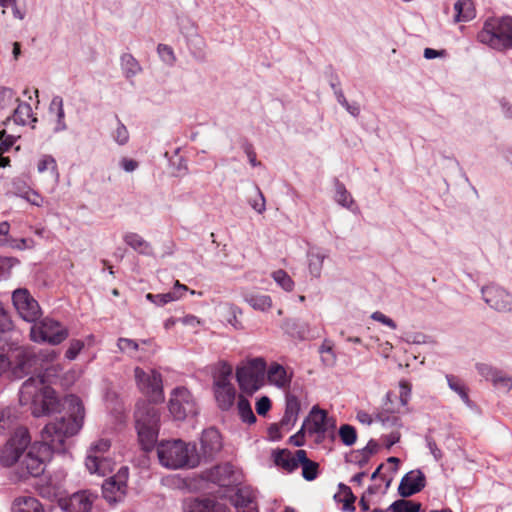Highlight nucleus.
<instances>
[{
  "mask_svg": "<svg viewBox=\"0 0 512 512\" xmlns=\"http://www.w3.org/2000/svg\"><path fill=\"white\" fill-rule=\"evenodd\" d=\"M62 407L66 411L65 415L55 417L44 426L41 442L29 447L31 437L27 428H16L0 450V465L10 467L17 464L16 474L20 480L42 475L52 453L65 452L66 439L77 434L83 426L84 406L77 396H66Z\"/></svg>",
  "mask_w": 512,
  "mask_h": 512,
  "instance_id": "nucleus-1",
  "label": "nucleus"
},
{
  "mask_svg": "<svg viewBox=\"0 0 512 512\" xmlns=\"http://www.w3.org/2000/svg\"><path fill=\"white\" fill-rule=\"evenodd\" d=\"M19 402L27 406L35 417L51 414L59 409L60 402L55 391L46 384L44 376L28 378L19 391Z\"/></svg>",
  "mask_w": 512,
  "mask_h": 512,
  "instance_id": "nucleus-2",
  "label": "nucleus"
},
{
  "mask_svg": "<svg viewBox=\"0 0 512 512\" xmlns=\"http://www.w3.org/2000/svg\"><path fill=\"white\" fill-rule=\"evenodd\" d=\"M156 450L160 464L168 469H192L201 462L196 444L181 439L162 441Z\"/></svg>",
  "mask_w": 512,
  "mask_h": 512,
  "instance_id": "nucleus-3",
  "label": "nucleus"
},
{
  "mask_svg": "<svg viewBox=\"0 0 512 512\" xmlns=\"http://www.w3.org/2000/svg\"><path fill=\"white\" fill-rule=\"evenodd\" d=\"M135 427L142 449L146 452L151 451L159 434V410L150 403L138 404L135 411Z\"/></svg>",
  "mask_w": 512,
  "mask_h": 512,
  "instance_id": "nucleus-4",
  "label": "nucleus"
},
{
  "mask_svg": "<svg viewBox=\"0 0 512 512\" xmlns=\"http://www.w3.org/2000/svg\"><path fill=\"white\" fill-rule=\"evenodd\" d=\"M477 39L493 49H512V17L487 19Z\"/></svg>",
  "mask_w": 512,
  "mask_h": 512,
  "instance_id": "nucleus-5",
  "label": "nucleus"
},
{
  "mask_svg": "<svg viewBox=\"0 0 512 512\" xmlns=\"http://www.w3.org/2000/svg\"><path fill=\"white\" fill-rule=\"evenodd\" d=\"M265 372L266 362L263 358L257 357L251 359L247 365L237 368V382L244 392L252 394L262 386Z\"/></svg>",
  "mask_w": 512,
  "mask_h": 512,
  "instance_id": "nucleus-6",
  "label": "nucleus"
},
{
  "mask_svg": "<svg viewBox=\"0 0 512 512\" xmlns=\"http://www.w3.org/2000/svg\"><path fill=\"white\" fill-rule=\"evenodd\" d=\"M68 337V330L58 321L44 318L34 323L30 329V339L36 343L48 342L52 345L62 343Z\"/></svg>",
  "mask_w": 512,
  "mask_h": 512,
  "instance_id": "nucleus-7",
  "label": "nucleus"
},
{
  "mask_svg": "<svg viewBox=\"0 0 512 512\" xmlns=\"http://www.w3.org/2000/svg\"><path fill=\"white\" fill-rule=\"evenodd\" d=\"M232 367L226 363L221 364L217 374L214 376V394L218 407L229 410L235 402L236 390L230 382Z\"/></svg>",
  "mask_w": 512,
  "mask_h": 512,
  "instance_id": "nucleus-8",
  "label": "nucleus"
},
{
  "mask_svg": "<svg viewBox=\"0 0 512 512\" xmlns=\"http://www.w3.org/2000/svg\"><path fill=\"white\" fill-rule=\"evenodd\" d=\"M168 408L172 417L177 421L194 417L198 413L196 400L185 387H177L172 391Z\"/></svg>",
  "mask_w": 512,
  "mask_h": 512,
  "instance_id": "nucleus-9",
  "label": "nucleus"
},
{
  "mask_svg": "<svg viewBox=\"0 0 512 512\" xmlns=\"http://www.w3.org/2000/svg\"><path fill=\"white\" fill-rule=\"evenodd\" d=\"M138 388L151 402L157 403L164 399L161 374L155 370L145 371L140 367L134 369Z\"/></svg>",
  "mask_w": 512,
  "mask_h": 512,
  "instance_id": "nucleus-10",
  "label": "nucleus"
},
{
  "mask_svg": "<svg viewBox=\"0 0 512 512\" xmlns=\"http://www.w3.org/2000/svg\"><path fill=\"white\" fill-rule=\"evenodd\" d=\"M109 448L110 441L107 439H100L91 445L85 460V466L91 474L104 476L111 471L112 462L104 456Z\"/></svg>",
  "mask_w": 512,
  "mask_h": 512,
  "instance_id": "nucleus-11",
  "label": "nucleus"
},
{
  "mask_svg": "<svg viewBox=\"0 0 512 512\" xmlns=\"http://www.w3.org/2000/svg\"><path fill=\"white\" fill-rule=\"evenodd\" d=\"M12 302L19 316L26 322H37L42 314L38 302L26 288H18L12 293Z\"/></svg>",
  "mask_w": 512,
  "mask_h": 512,
  "instance_id": "nucleus-12",
  "label": "nucleus"
},
{
  "mask_svg": "<svg viewBox=\"0 0 512 512\" xmlns=\"http://www.w3.org/2000/svg\"><path fill=\"white\" fill-rule=\"evenodd\" d=\"M482 299L495 311H512V294L503 287L490 283L481 288Z\"/></svg>",
  "mask_w": 512,
  "mask_h": 512,
  "instance_id": "nucleus-13",
  "label": "nucleus"
},
{
  "mask_svg": "<svg viewBox=\"0 0 512 512\" xmlns=\"http://www.w3.org/2000/svg\"><path fill=\"white\" fill-rule=\"evenodd\" d=\"M128 480V468L121 467L117 474L106 479L102 484L103 497L110 504L120 502L125 494Z\"/></svg>",
  "mask_w": 512,
  "mask_h": 512,
  "instance_id": "nucleus-14",
  "label": "nucleus"
},
{
  "mask_svg": "<svg viewBox=\"0 0 512 512\" xmlns=\"http://www.w3.org/2000/svg\"><path fill=\"white\" fill-rule=\"evenodd\" d=\"M98 495L90 490L77 491L60 500L64 512H91Z\"/></svg>",
  "mask_w": 512,
  "mask_h": 512,
  "instance_id": "nucleus-15",
  "label": "nucleus"
},
{
  "mask_svg": "<svg viewBox=\"0 0 512 512\" xmlns=\"http://www.w3.org/2000/svg\"><path fill=\"white\" fill-rule=\"evenodd\" d=\"M476 370L481 377L490 381L499 391L508 393L512 389V377L506 372L486 363L476 364Z\"/></svg>",
  "mask_w": 512,
  "mask_h": 512,
  "instance_id": "nucleus-16",
  "label": "nucleus"
},
{
  "mask_svg": "<svg viewBox=\"0 0 512 512\" xmlns=\"http://www.w3.org/2000/svg\"><path fill=\"white\" fill-rule=\"evenodd\" d=\"M10 373L14 379L26 376L36 362L35 355L26 347H18L13 352Z\"/></svg>",
  "mask_w": 512,
  "mask_h": 512,
  "instance_id": "nucleus-17",
  "label": "nucleus"
},
{
  "mask_svg": "<svg viewBox=\"0 0 512 512\" xmlns=\"http://www.w3.org/2000/svg\"><path fill=\"white\" fill-rule=\"evenodd\" d=\"M335 428V420L329 418L325 410L319 409L314 406L310 412V416L307 419L306 431L310 435H318L320 440L325 437V433L329 429Z\"/></svg>",
  "mask_w": 512,
  "mask_h": 512,
  "instance_id": "nucleus-18",
  "label": "nucleus"
},
{
  "mask_svg": "<svg viewBox=\"0 0 512 512\" xmlns=\"http://www.w3.org/2000/svg\"><path fill=\"white\" fill-rule=\"evenodd\" d=\"M208 478L213 483L223 487L234 486L241 482L240 473L230 463H224L212 468Z\"/></svg>",
  "mask_w": 512,
  "mask_h": 512,
  "instance_id": "nucleus-19",
  "label": "nucleus"
},
{
  "mask_svg": "<svg viewBox=\"0 0 512 512\" xmlns=\"http://www.w3.org/2000/svg\"><path fill=\"white\" fill-rule=\"evenodd\" d=\"M201 460L211 461L222 449L221 435L215 428H208L203 431L201 439Z\"/></svg>",
  "mask_w": 512,
  "mask_h": 512,
  "instance_id": "nucleus-20",
  "label": "nucleus"
},
{
  "mask_svg": "<svg viewBox=\"0 0 512 512\" xmlns=\"http://www.w3.org/2000/svg\"><path fill=\"white\" fill-rule=\"evenodd\" d=\"M426 485V478L422 471L412 470L406 473L399 484L398 493L407 498L420 492Z\"/></svg>",
  "mask_w": 512,
  "mask_h": 512,
  "instance_id": "nucleus-21",
  "label": "nucleus"
},
{
  "mask_svg": "<svg viewBox=\"0 0 512 512\" xmlns=\"http://www.w3.org/2000/svg\"><path fill=\"white\" fill-rule=\"evenodd\" d=\"M186 512H230L224 503L211 498H195L186 502Z\"/></svg>",
  "mask_w": 512,
  "mask_h": 512,
  "instance_id": "nucleus-22",
  "label": "nucleus"
},
{
  "mask_svg": "<svg viewBox=\"0 0 512 512\" xmlns=\"http://www.w3.org/2000/svg\"><path fill=\"white\" fill-rule=\"evenodd\" d=\"M186 291H188V287L177 280L172 291L163 294L147 293L145 297L156 306H164L180 299Z\"/></svg>",
  "mask_w": 512,
  "mask_h": 512,
  "instance_id": "nucleus-23",
  "label": "nucleus"
},
{
  "mask_svg": "<svg viewBox=\"0 0 512 512\" xmlns=\"http://www.w3.org/2000/svg\"><path fill=\"white\" fill-rule=\"evenodd\" d=\"M291 377V375H288L284 366L277 362H273L267 370L269 383L281 389L289 387Z\"/></svg>",
  "mask_w": 512,
  "mask_h": 512,
  "instance_id": "nucleus-24",
  "label": "nucleus"
},
{
  "mask_svg": "<svg viewBox=\"0 0 512 512\" xmlns=\"http://www.w3.org/2000/svg\"><path fill=\"white\" fill-rule=\"evenodd\" d=\"M12 512H48L42 503L33 496H19L14 499Z\"/></svg>",
  "mask_w": 512,
  "mask_h": 512,
  "instance_id": "nucleus-25",
  "label": "nucleus"
},
{
  "mask_svg": "<svg viewBox=\"0 0 512 512\" xmlns=\"http://www.w3.org/2000/svg\"><path fill=\"white\" fill-rule=\"evenodd\" d=\"M282 329L293 338L304 340L309 333V325L301 319H286L282 324Z\"/></svg>",
  "mask_w": 512,
  "mask_h": 512,
  "instance_id": "nucleus-26",
  "label": "nucleus"
},
{
  "mask_svg": "<svg viewBox=\"0 0 512 512\" xmlns=\"http://www.w3.org/2000/svg\"><path fill=\"white\" fill-rule=\"evenodd\" d=\"M123 241L139 254L146 256H150L153 254L151 244L137 233H125L123 235Z\"/></svg>",
  "mask_w": 512,
  "mask_h": 512,
  "instance_id": "nucleus-27",
  "label": "nucleus"
},
{
  "mask_svg": "<svg viewBox=\"0 0 512 512\" xmlns=\"http://www.w3.org/2000/svg\"><path fill=\"white\" fill-rule=\"evenodd\" d=\"M299 466H302V476L307 481H313L318 476V463L308 459L305 450H297V458Z\"/></svg>",
  "mask_w": 512,
  "mask_h": 512,
  "instance_id": "nucleus-28",
  "label": "nucleus"
},
{
  "mask_svg": "<svg viewBox=\"0 0 512 512\" xmlns=\"http://www.w3.org/2000/svg\"><path fill=\"white\" fill-rule=\"evenodd\" d=\"M49 113L55 114L56 116V125L54 127V132L59 133L65 131L67 129V124L65 122V111L63 106V99L60 96H54L49 105Z\"/></svg>",
  "mask_w": 512,
  "mask_h": 512,
  "instance_id": "nucleus-29",
  "label": "nucleus"
},
{
  "mask_svg": "<svg viewBox=\"0 0 512 512\" xmlns=\"http://www.w3.org/2000/svg\"><path fill=\"white\" fill-rule=\"evenodd\" d=\"M299 410L300 404L298 398L294 395H287L285 413L280 421L281 426L289 427L293 425L297 419Z\"/></svg>",
  "mask_w": 512,
  "mask_h": 512,
  "instance_id": "nucleus-30",
  "label": "nucleus"
},
{
  "mask_svg": "<svg viewBox=\"0 0 512 512\" xmlns=\"http://www.w3.org/2000/svg\"><path fill=\"white\" fill-rule=\"evenodd\" d=\"M297 451L293 454L289 450H280L274 456V462L277 466L285 471L291 473L299 467V462L296 460Z\"/></svg>",
  "mask_w": 512,
  "mask_h": 512,
  "instance_id": "nucleus-31",
  "label": "nucleus"
},
{
  "mask_svg": "<svg viewBox=\"0 0 512 512\" xmlns=\"http://www.w3.org/2000/svg\"><path fill=\"white\" fill-rule=\"evenodd\" d=\"M307 257L310 274L315 278H319L321 276L323 262L327 257V254L320 249H311L308 251Z\"/></svg>",
  "mask_w": 512,
  "mask_h": 512,
  "instance_id": "nucleus-32",
  "label": "nucleus"
},
{
  "mask_svg": "<svg viewBox=\"0 0 512 512\" xmlns=\"http://www.w3.org/2000/svg\"><path fill=\"white\" fill-rule=\"evenodd\" d=\"M455 22H467L475 17V8L472 0H458L454 4Z\"/></svg>",
  "mask_w": 512,
  "mask_h": 512,
  "instance_id": "nucleus-33",
  "label": "nucleus"
},
{
  "mask_svg": "<svg viewBox=\"0 0 512 512\" xmlns=\"http://www.w3.org/2000/svg\"><path fill=\"white\" fill-rule=\"evenodd\" d=\"M244 301L253 309L267 311L272 306V299L269 295L246 292L243 295Z\"/></svg>",
  "mask_w": 512,
  "mask_h": 512,
  "instance_id": "nucleus-34",
  "label": "nucleus"
},
{
  "mask_svg": "<svg viewBox=\"0 0 512 512\" xmlns=\"http://www.w3.org/2000/svg\"><path fill=\"white\" fill-rule=\"evenodd\" d=\"M233 506L239 510L256 504L253 493L248 488H239L230 498Z\"/></svg>",
  "mask_w": 512,
  "mask_h": 512,
  "instance_id": "nucleus-35",
  "label": "nucleus"
},
{
  "mask_svg": "<svg viewBox=\"0 0 512 512\" xmlns=\"http://www.w3.org/2000/svg\"><path fill=\"white\" fill-rule=\"evenodd\" d=\"M120 60L122 72L127 79L132 78L141 72L142 68L132 54L124 53Z\"/></svg>",
  "mask_w": 512,
  "mask_h": 512,
  "instance_id": "nucleus-36",
  "label": "nucleus"
},
{
  "mask_svg": "<svg viewBox=\"0 0 512 512\" xmlns=\"http://www.w3.org/2000/svg\"><path fill=\"white\" fill-rule=\"evenodd\" d=\"M335 201L349 210L353 211L354 200L351 194L347 191L345 185L338 179H335Z\"/></svg>",
  "mask_w": 512,
  "mask_h": 512,
  "instance_id": "nucleus-37",
  "label": "nucleus"
},
{
  "mask_svg": "<svg viewBox=\"0 0 512 512\" xmlns=\"http://www.w3.org/2000/svg\"><path fill=\"white\" fill-rule=\"evenodd\" d=\"M446 380H447V384H448L449 388L452 391H454L455 393H457L459 395V397L461 398V400L466 405L469 406L470 405L469 395L467 392V388L464 385V383L462 382V380L459 379L458 377H456L454 375H450V374L446 375Z\"/></svg>",
  "mask_w": 512,
  "mask_h": 512,
  "instance_id": "nucleus-38",
  "label": "nucleus"
},
{
  "mask_svg": "<svg viewBox=\"0 0 512 512\" xmlns=\"http://www.w3.org/2000/svg\"><path fill=\"white\" fill-rule=\"evenodd\" d=\"M15 102H18V106L14 110L12 119L18 125H26L28 120L32 117V108L30 104L21 102L19 99H16Z\"/></svg>",
  "mask_w": 512,
  "mask_h": 512,
  "instance_id": "nucleus-39",
  "label": "nucleus"
},
{
  "mask_svg": "<svg viewBox=\"0 0 512 512\" xmlns=\"http://www.w3.org/2000/svg\"><path fill=\"white\" fill-rule=\"evenodd\" d=\"M390 512H420L421 504L406 499H399L394 501L389 507Z\"/></svg>",
  "mask_w": 512,
  "mask_h": 512,
  "instance_id": "nucleus-40",
  "label": "nucleus"
},
{
  "mask_svg": "<svg viewBox=\"0 0 512 512\" xmlns=\"http://www.w3.org/2000/svg\"><path fill=\"white\" fill-rule=\"evenodd\" d=\"M237 409L239 416L243 422H246L248 424H253L256 422V416L254 415L251 405L249 401L243 397L240 396L237 403Z\"/></svg>",
  "mask_w": 512,
  "mask_h": 512,
  "instance_id": "nucleus-41",
  "label": "nucleus"
},
{
  "mask_svg": "<svg viewBox=\"0 0 512 512\" xmlns=\"http://www.w3.org/2000/svg\"><path fill=\"white\" fill-rule=\"evenodd\" d=\"M271 276L283 290L290 292L294 289V281L285 270L278 269L274 271Z\"/></svg>",
  "mask_w": 512,
  "mask_h": 512,
  "instance_id": "nucleus-42",
  "label": "nucleus"
},
{
  "mask_svg": "<svg viewBox=\"0 0 512 512\" xmlns=\"http://www.w3.org/2000/svg\"><path fill=\"white\" fill-rule=\"evenodd\" d=\"M339 437L342 443L346 446H352L357 440L356 429L349 424H343L339 428Z\"/></svg>",
  "mask_w": 512,
  "mask_h": 512,
  "instance_id": "nucleus-43",
  "label": "nucleus"
},
{
  "mask_svg": "<svg viewBox=\"0 0 512 512\" xmlns=\"http://www.w3.org/2000/svg\"><path fill=\"white\" fill-rule=\"evenodd\" d=\"M227 322L232 325L235 329H242L243 326L241 322L238 320V316L242 314V311L233 304H228L227 307Z\"/></svg>",
  "mask_w": 512,
  "mask_h": 512,
  "instance_id": "nucleus-44",
  "label": "nucleus"
},
{
  "mask_svg": "<svg viewBox=\"0 0 512 512\" xmlns=\"http://www.w3.org/2000/svg\"><path fill=\"white\" fill-rule=\"evenodd\" d=\"M15 423V415L10 408H6L0 412V432L4 433L10 429Z\"/></svg>",
  "mask_w": 512,
  "mask_h": 512,
  "instance_id": "nucleus-45",
  "label": "nucleus"
},
{
  "mask_svg": "<svg viewBox=\"0 0 512 512\" xmlns=\"http://www.w3.org/2000/svg\"><path fill=\"white\" fill-rule=\"evenodd\" d=\"M37 169L40 173H43L50 169L56 177L58 176L57 163H56V160L51 155H44L39 160Z\"/></svg>",
  "mask_w": 512,
  "mask_h": 512,
  "instance_id": "nucleus-46",
  "label": "nucleus"
},
{
  "mask_svg": "<svg viewBox=\"0 0 512 512\" xmlns=\"http://www.w3.org/2000/svg\"><path fill=\"white\" fill-rule=\"evenodd\" d=\"M16 99L13 89L0 86V109L10 106Z\"/></svg>",
  "mask_w": 512,
  "mask_h": 512,
  "instance_id": "nucleus-47",
  "label": "nucleus"
},
{
  "mask_svg": "<svg viewBox=\"0 0 512 512\" xmlns=\"http://www.w3.org/2000/svg\"><path fill=\"white\" fill-rule=\"evenodd\" d=\"M369 460L370 458L362 453L359 449L352 451L349 455L346 456V462L353 463L360 468L366 466Z\"/></svg>",
  "mask_w": 512,
  "mask_h": 512,
  "instance_id": "nucleus-48",
  "label": "nucleus"
},
{
  "mask_svg": "<svg viewBox=\"0 0 512 512\" xmlns=\"http://www.w3.org/2000/svg\"><path fill=\"white\" fill-rule=\"evenodd\" d=\"M254 189L256 192V198L250 199L249 204L256 212L262 214L266 209V201L259 187L255 186Z\"/></svg>",
  "mask_w": 512,
  "mask_h": 512,
  "instance_id": "nucleus-49",
  "label": "nucleus"
},
{
  "mask_svg": "<svg viewBox=\"0 0 512 512\" xmlns=\"http://www.w3.org/2000/svg\"><path fill=\"white\" fill-rule=\"evenodd\" d=\"M319 353L321 354H329L331 355V359H327L322 357V362L327 366H333L336 362V355L333 351V345L330 341L325 340L323 344L319 347Z\"/></svg>",
  "mask_w": 512,
  "mask_h": 512,
  "instance_id": "nucleus-50",
  "label": "nucleus"
},
{
  "mask_svg": "<svg viewBox=\"0 0 512 512\" xmlns=\"http://www.w3.org/2000/svg\"><path fill=\"white\" fill-rule=\"evenodd\" d=\"M113 139L119 144V145H125L129 140V132L126 128V126L118 121L117 127L115 131L113 132Z\"/></svg>",
  "mask_w": 512,
  "mask_h": 512,
  "instance_id": "nucleus-51",
  "label": "nucleus"
},
{
  "mask_svg": "<svg viewBox=\"0 0 512 512\" xmlns=\"http://www.w3.org/2000/svg\"><path fill=\"white\" fill-rule=\"evenodd\" d=\"M157 52L165 63L172 65L175 62V55L170 46L166 44H159L157 46Z\"/></svg>",
  "mask_w": 512,
  "mask_h": 512,
  "instance_id": "nucleus-52",
  "label": "nucleus"
},
{
  "mask_svg": "<svg viewBox=\"0 0 512 512\" xmlns=\"http://www.w3.org/2000/svg\"><path fill=\"white\" fill-rule=\"evenodd\" d=\"M84 347L82 340L74 339L70 342L68 349L66 350L65 357L69 360H74L80 351Z\"/></svg>",
  "mask_w": 512,
  "mask_h": 512,
  "instance_id": "nucleus-53",
  "label": "nucleus"
},
{
  "mask_svg": "<svg viewBox=\"0 0 512 512\" xmlns=\"http://www.w3.org/2000/svg\"><path fill=\"white\" fill-rule=\"evenodd\" d=\"M117 346L122 352H136L138 351V343L135 340L128 338H119Z\"/></svg>",
  "mask_w": 512,
  "mask_h": 512,
  "instance_id": "nucleus-54",
  "label": "nucleus"
},
{
  "mask_svg": "<svg viewBox=\"0 0 512 512\" xmlns=\"http://www.w3.org/2000/svg\"><path fill=\"white\" fill-rule=\"evenodd\" d=\"M15 137L8 135L5 130L0 131V154L7 152L14 144Z\"/></svg>",
  "mask_w": 512,
  "mask_h": 512,
  "instance_id": "nucleus-55",
  "label": "nucleus"
},
{
  "mask_svg": "<svg viewBox=\"0 0 512 512\" xmlns=\"http://www.w3.org/2000/svg\"><path fill=\"white\" fill-rule=\"evenodd\" d=\"M376 421L380 422L383 426H397L399 425V418L396 416H387L383 412H379L375 415L374 418Z\"/></svg>",
  "mask_w": 512,
  "mask_h": 512,
  "instance_id": "nucleus-56",
  "label": "nucleus"
},
{
  "mask_svg": "<svg viewBox=\"0 0 512 512\" xmlns=\"http://www.w3.org/2000/svg\"><path fill=\"white\" fill-rule=\"evenodd\" d=\"M371 318L377 322H380V323L390 327L391 329L397 328V324L395 323V321L393 319L387 317L385 314H383L380 311L373 312L371 315Z\"/></svg>",
  "mask_w": 512,
  "mask_h": 512,
  "instance_id": "nucleus-57",
  "label": "nucleus"
},
{
  "mask_svg": "<svg viewBox=\"0 0 512 512\" xmlns=\"http://www.w3.org/2000/svg\"><path fill=\"white\" fill-rule=\"evenodd\" d=\"M271 408V401L267 396L261 397L256 402V412L260 416H265Z\"/></svg>",
  "mask_w": 512,
  "mask_h": 512,
  "instance_id": "nucleus-58",
  "label": "nucleus"
},
{
  "mask_svg": "<svg viewBox=\"0 0 512 512\" xmlns=\"http://www.w3.org/2000/svg\"><path fill=\"white\" fill-rule=\"evenodd\" d=\"M24 199H26L29 203H31L32 205H35V206H42L43 204V198L41 195H39L36 191L34 190H28L24 193V195L22 196Z\"/></svg>",
  "mask_w": 512,
  "mask_h": 512,
  "instance_id": "nucleus-59",
  "label": "nucleus"
},
{
  "mask_svg": "<svg viewBox=\"0 0 512 512\" xmlns=\"http://www.w3.org/2000/svg\"><path fill=\"white\" fill-rule=\"evenodd\" d=\"M244 152L246 153L249 163L253 166H259L261 163L257 161L256 153L254 151L253 145L251 143H244L243 145Z\"/></svg>",
  "mask_w": 512,
  "mask_h": 512,
  "instance_id": "nucleus-60",
  "label": "nucleus"
},
{
  "mask_svg": "<svg viewBox=\"0 0 512 512\" xmlns=\"http://www.w3.org/2000/svg\"><path fill=\"white\" fill-rule=\"evenodd\" d=\"M425 440H426V444H427V447H428L430 453L433 455V457L436 461H439L442 458V452L437 447L436 442L434 441L433 438H431L429 436H426Z\"/></svg>",
  "mask_w": 512,
  "mask_h": 512,
  "instance_id": "nucleus-61",
  "label": "nucleus"
},
{
  "mask_svg": "<svg viewBox=\"0 0 512 512\" xmlns=\"http://www.w3.org/2000/svg\"><path fill=\"white\" fill-rule=\"evenodd\" d=\"M10 224L7 221L0 223V246H6L9 243Z\"/></svg>",
  "mask_w": 512,
  "mask_h": 512,
  "instance_id": "nucleus-62",
  "label": "nucleus"
},
{
  "mask_svg": "<svg viewBox=\"0 0 512 512\" xmlns=\"http://www.w3.org/2000/svg\"><path fill=\"white\" fill-rule=\"evenodd\" d=\"M378 443L374 440V439H370L367 443V445L362 448V449H359L362 453H364L366 456H368L369 458H371L374 454H376L378 452Z\"/></svg>",
  "mask_w": 512,
  "mask_h": 512,
  "instance_id": "nucleus-63",
  "label": "nucleus"
},
{
  "mask_svg": "<svg viewBox=\"0 0 512 512\" xmlns=\"http://www.w3.org/2000/svg\"><path fill=\"white\" fill-rule=\"evenodd\" d=\"M499 105L503 116L507 119H512V103H510L507 99L502 98L499 101Z\"/></svg>",
  "mask_w": 512,
  "mask_h": 512,
  "instance_id": "nucleus-64",
  "label": "nucleus"
}]
</instances>
